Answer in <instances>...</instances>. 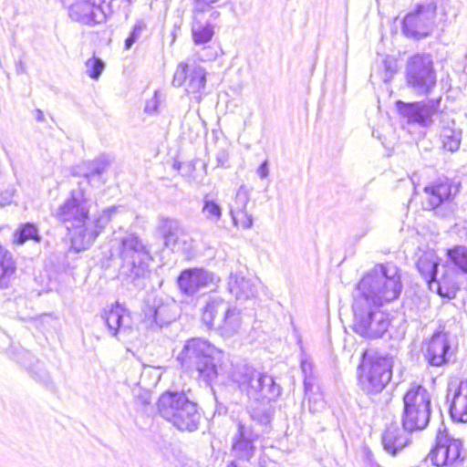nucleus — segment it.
I'll use <instances>...</instances> for the list:
<instances>
[{"instance_id":"nucleus-1","label":"nucleus","mask_w":467,"mask_h":467,"mask_svg":"<svg viewBox=\"0 0 467 467\" xmlns=\"http://www.w3.org/2000/svg\"><path fill=\"white\" fill-rule=\"evenodd\" d=\"M118 211L119 207L110 206L90 217V201L79 182L78 188L72 190L69 196L52 211V216L67 230L70 250L79 253L93 245Z\"/></svg>"},{"instance_id":"nucleus-2","label":"nucleus","mask_w":467,"mask_h":467,"mask_svg":"<svg viewBox=\"0 0 467 467\" xmlns=\"http://www.w3.org/2000/svg\"><path fill=\"white\" fill-rule=\"evenodd\" d=\"M222 358L223 351L208 340L192 337L185 341L176 360L185 373L210 384L218 377Z\"/></svg>"},{"instance_id":"nucleus-3","label":"nucleus","mask_w":467,"mask_h":467,"mask_svg":"<svg viewBox=\"0 0 467 467\" xmlns=\"http://www.w3.org/2000/svg\"><path fill=\"white\" fill-rule=\"evenodd\" d=\"M402 291L398 267L390 263L375 265L358 284L354 297H364L369 303L383 306L396 300Z\"/></svg>"},{"instance_id":"nucleus-4","label":"nucleus","mask_w":467,"mask_h":467,"mask_svg":"<svg viewBox=\"0 0 467 467\" xmlns=\"http://www.w3.org/2000/svg\"><path fill=\"white\" fill-rule=\"evenodd\" d=\"M120 257L119 275L136 289H144L150 275L151 257L147 245L136 234H129L120 240Z\"/></svg>"},{"instance_id":"nucleus-5","label":"nucleus","mask_w":467,"mask_h":467,"mask_svg":"<svg viewBox=\"0 0 467 467\" xmlns=\"http://www.w3.org/2000/svg\"><path fill=\"white\" fill-rule=\"evenodd\" d=\"M159 414L181 431H196L201 424L202 413L197 403L183 391H166L157 403Z\"/></svg>"},{"instance_id":"nucleus-6","label":"nucleus","mask_w":467,"mask_h":467,"mask_svg":"<svg viewBox=\"0 0 467 467\" xmlns=\"http://www.w3.org/2000/svg\"><path fill=\"white\" fill-rule=\"evenodd\" d=\"M231 379L242 392L254 400H275L282 392V388L271 375L247 364L236 365L231 372Z\"/></svg>"},{"instance_id":"nucleus-7","label":"nucleus","mask_w":467,"mask_h":467,"mask_svg":"<svg viewBox=\"0 0 467 467\" xmlns=\"http://www.w3.org/2000/svg\"><path fill=\"white\" fill-rule=\"evenodd\" d=\"M401 426L410 432L423 431L429 425L431 415V395L420 384H411L403 395Z\"/></svg>"},{"instance_id":"nucleus-8","label":"nucleus","mask_w":467,"mask_h":467,"mask_svg":"<svg viewBox=\"0 0 467 467\" xmlns=\"http://www.w3.org/2000/svg\"><path fill=\"white\" fill-rule=\"evenodd\" d=\"M382 306L369 303L364 297H354L352 304L353 330L367 339L382 337L389 327V315Z\"/></svg>"},{"instance_id":"nucleus-9","label":"nucleus","mask_w":467,"mask_h":467,"mask_svg":"<svg viewBox=\"0 0 467 467\" xmlns=\"http://www.w3.org/2000/svg\"><path fill=\"white\" fill-rule=\"evenodd\" d=\"M393 366V357L389 354H375L364 358L358 367L361 369L359 376L361 389L368 395L382 392L391 380Z\"/></svg>"},{"instance_id":"nucleus-10","label":"nucleus","mask_w":467,"mask_h":467,"mask_svg":"<svg viewBox=\"0 0 467 467\" xmlns=\"http://www.w3.org/2000/svg\"><path fill=\"white\" fill-rule=\"evenodd\" d=\"M406 82L420 96H428L436 87L437 76L430 55L417 54L406 65Z\"/></svg>"},{"instance_id":"nucleus-11","label":"nucleus","mask_w":467,"mask_h":467,"mask_svg":"<svg viewBox=\"0 0 467 467\" xmlns=\"http://www.w3.org/2000/svg\"><path fill=\"white\" fill-rule=\"evenodd\" d=\"M441 0H424L417 3L402 20V33L409 38H425L432 31L438 4Z\"/></svg>"},{"instance_id":"nucleus-12","label":"nucleus","mask_w":467,"mask_h":467,"mask_svg":"<svg viewBox=\"0 0 467 467\" xmlns=\"http://www.w3.org/2000/svg\"><path fill=\"white\" fill-rule=\"evenodd\" d=\"M428 458L437 467H457L465 458L462 441L454 438L446 429L439 430L435 446Z\"/></svg>"},{"instance_id":"nucleus-13","label":"nucleus","mask_w":467,"mask_h":467,"mask_svg":"<svg viewBox=\"0 0 467 467\" xmlns=\"http://www.w3.org/2000/svg\"><path fill=\"white\" fill-rule=\"evenodd\" d=\"M142 313V322L148 328L155 330L175 321L180 309L173 299L150 295L145 300Z\"/></svg>"},{"instance_id":"nucleus-14","label":"nucleus","mask_w":467,"mask_h":467,"mask_svg":"<svg viewBox=\"0 0 467 467\" xmlns=\"http://www.w3.org/2000/svg\"><path fill=\"white\" fill-rule=\"evenodd\" d=\"M440 103L441 98L414 102L397 100L395 105L408 124L426 129L433 124V117L439 111Z\"/></svg>"},{"instance_id":"nucleus-15","label":"nucleus","mask_w":467,"mask_h":467,"mask_svg":"<svg viewBox=\"0 0 467 467\" xmlns=\"http://www.w3.org/2000/svg\"><path fill=\"white\" fill-rule=\"evenodd\" d=\"M421 352L424 360L431 367L447 366L454 358L450 335L444 331H437L430 339L424 341Z\"/></svg>"},{"instance_id":"nucleus-16","label":"nucleus","mask_w":467,"mask_h":467,"mask_svg":"<svg viewBox=\"0 0 467 467\" xmlns=\"http://www.w3.org/2000/svg\"><path fill=\"white\" fill-rule=\"evenodd\" d=\"M177 284L183 296L194 297L211 289L216 284V276L203 268H188L178 275Z\"/></svg>"},{"instance_id":"nucleus-17","label":"nucleus","mask_w":467,"mask_h":467,"mask_svg":"<svg viewBox=\"0 0 467 467\" xmlns=\"http://www.w3.org/2000/svg\"><path fill=\"white\" fill-rule=\"evenodd\" d=\"M260 437L259 430H254L253 424L239 420L236 431L232 437V454L238 460L249 462L255 455V441Z\"/></svg>"},{"instance_id":"nucleus-18","label":"nucleus","mask_w":467,"mask_h":467,"mask_svg":"<svg viewBox=\"0 0 467 467\" xmlns=\"http://www.w3.org/2000/svg\"><path fill=\"white\" fill-rule=\"evenodd\" d=\"M172 85L174 87L185 85V90L187 93L197 94L195 99L200 101L202 99V92L206 85V71L199 65H188L182 62L178 65L175 70Z\"/></svg>"},{"instance_id":"nucleus-19","label":"nucleus","mask_w":467,"mask_h":467,"mask_svg":"<svg viewBox=\"0 0 467 467\" xmlns=\"http://www.w3.org/2000/svg\"><path fill=\"white\" fill-rule=\"evenodd\" d=\"M412 432L404 430L397 422L387 425L381 434V445L385 453L391 457L399 456L411 442Z\"/></svg>"},{"instance_id":"nucleus-20","label":"nucleus","mask_w":467,"mask_h":467,"mask_svg":"<svg viewBox=\"0 0 467 467\" xmlns=\"http://www.w3.org/2000/svg\"><path fill=\"white\" fill-rule=\"evenodd\" d=\"M449 412L453 421L467 422V379L451 386L446 396Z\"/></svg>"},{"instance_id":"nucleus-21","label":"nucleus","mask_w":467,"mask_h":467,"mask_svg":"<svg viewBox=\"0 0 467 467\" xmlns=\"http://www.w3.org/2000/svg\"><path fill=\"white\" fill-rule=\"evenodd\" d=\"M250 201L248 189L242 185L237 190L233 202L229 204V213L235 226H241L243 229H250L253 226V216L246 211Z\"/></svg>"},{"instance_id":"nucleus-22","label":"nucleus","mask_w":467,"mask_h":467,"mask_svg":"<svg viewBox=\"0 0 467 467\" xmlns=\"http://www.w3.org/2000/svg\"><path fill=\"white\" fill-rule=\"evenodd\" d=\"M416 267L424 277L431 291L442 294L441 280L438 279L439 262L434 252H424L417 260Z\"/></svg>"},{"instance_id":"nucleus-23","label":"nucleus","mask_w":467,"mask_h":467,"mask_svg":"<svg viewBox=\"0 0 467 467\" xmlns=\"http://www.w3.org/2000/svg\"><path fill=\"white\" fill-rule=\"evenodd\" d=\"M68 15L72 20L90 26L105 21V11L94 7L87 0H78L71 5Z\"/></svg>"},{"instance_id":"nucleus-24","label":"nucleus","mask_w":467,"mask_h":467,"mask_svg":"<svg viewBox=\"0 0 467 467\" xmlns=\"http://www.w3.org/2000/svg\"><path fill=\"white\" fill-rule=\"evenodd\" d=\"M108 329L111 336L117 337L118 334H128L131 328V317L129 311L119 303L105 311L102 316Z\"/></svg>"},{"instance_id":"nucleus-25","label":"nucleus","mask_w":467,"mask_h":467,"mask_svg":"<svg viewBox=\"0 0 467 467\" xmlns=\"http://www.w3.org/2000/svg\"><path fill=\"white\" fill-rule=\"evenodd\" d=\"M440 124V140L442 148L451 152L458 150L462 138V129L456 127L455 120L448 114L441 115Z\"/></svg>"},{"instance_id":"nucleus-26","label":"nucleus","mask_w":467,"mask_h":467,"mask_svg":"<svg viewBox=\"0 0 467 467\" xmlns=\"http://www.w3.org/2000/svg\"><path fill=\"white\" fill-rule=\"evenodd\" d=\"M426 194L425 205L426 209L433 210L449 200L451 194V184L448 179H438L437 181L424 187Z\"/></svg>"},{"instance_id":"nucleus-27","label":"nucleus","mask_w":467,"mask_h":467,"mask_svg":"<svg viewBox=\"0 0 467 467\" xmlns=\"http://www.w3.org/2000/svg\"><path fill=\"white\" fill-rule=\"evenodd\" d=\"M111 158L108 154H101L96 159L84 162L82 166L75 167L72 169L71 174L73 176L83 177L82 182L89 183L92 176H100L109 167Z\"/></svg>"},{"instance_id":"nucleus-28","label":"nucleus","mask_w":467,"mask_h":467,"mask_svg":"<svg viewBox=\"0 0 467 467\" xmlns=\"http://www.w3.org/2000/svg\"><path fill=\"white\" fill-rule=\"evenodd\" d=\"M243 323L242 312L235 306L231 305L217 323L216 329L223 337L229 338L236 335Z\"/></svg>"},{"instance_id":"nucleus-29","label":"nucleus","mask_w":467,"mask_h":467,"mask_svg":"<svg viewBox=\"0 0 467 467\" xmlns=\"http://www.w3.org/2000/svg\"><path fill=\"white\" fill-rule=\"evenodd\" d=\"M228 290L237 300L253 298L257 294L256 285L239 274L230 275Z\"/></svg>"},{"instance_id":"nucleus-30","label":"nucleus","mask_w":467,"mask_h":467,"mask_svg":"<svg viewBox=\"0 0 467 467\" xmlns=\"http://www.w3.org/2000/svg\"><path fill=\"white\" fill-rule=\"evenodd\" d=\"M231 305L232 304L230 302H227L221 297L210 298L203 307L202 315V321L206 326L215 328L217 323Z\"/></svg>"},{"instance_id":"nucleus-31","label":"nucleus","mask_w":467,"mask_h":467,"mask_svg":"<svg viewBox=\"0 0 467 467\" xmlns=\"http://www.w3.org/2000/svg\"><path fill=\"white\" fill-rule=\"evenodd\" d=\"M215 27L216 25L212 21H203L202 15H195L191 28L193 43L200 46L211 42Z\"/></svg>"},{"instance_id":"nucleus-32","label":"nucleus","mask_w":467,"mask_h":467,"mask_svg":"<svg viewBox=\"0 0 467 467\" xmlns=\"http://www.w3.org/2000/svg\"><path fill=\"white\" fill-rule=\"evenodd\" d=\"M158 229L163 237L165 246L173 248L177 244L182 232L179 222L175 219L161 217Z\"/></svg>"},{"instance_id":"nucleus-33","label":"nucleus","mask_w":467,"mask_h":467,"mask_svg":"<svg viewBox=\"0 0 467 467\" xmlns=\"http://www.w3.org/2000/svg\"><path fill=\"white\" fill-rule=\"evenodd\" d=\"M16 270V265L13 254L0 244V288L8 286Z\"/></svg>"},{"instance_id":"nucleus-34","label":"nucleus","mask_w":467,"mask_h":467,"mask_svg":"<svg viewBox=\"0 0 467 467\" xmlns=\"http://www.w3.org/2000/svg\"><path fill=\"white\" fill-rule=\"evenodd\" d=\"M448 264L452 269L462 275H467V246L455 245L447 249Z\"/></svg>"},{"instance_id":"nucleus-35","label":"nucleus","mask_w":467,"mask_h":467,"mask_svg":"<svg viewBox=\"0 0 467 467\" xmlns=\"http://www.w3.org/2000/svg\"><path fill=\"white\" fill-rule=\"evenodd\" d=\"M249 414L251 420L263 428L261 431H259L261 436L269 432L271 422L274 417V410L271 409V407L253 408Z\"/></svg>"},{"instance_id":"nucleus-36","label":"nucleus","mask_w":467,"mask_h":467,"mask_svg":"<svg viewBox=\"0 0 467 467\" xmlns=\"http://www.w3.org/2000/svg\"><path fill=\"white\" fill-rule=\"evenodd\" d=\"M202 213L208 222L217 223L223 216V208L211 194H205L202 198Z\"/></svg>"},{"instance_id":"nucleus-37","label":"nucleus","mask_w":467,"mask_h":467,"mask_svg":"<svg viewBox=\"0 0 467 467\" xmlns=\"http://www.w3.org/2000/svg\"><path fill=\"white\" fill-rule=\"evenodd\" d=\"M41 239L38 228L32 223L21 224L14 234V242L17 244H24L28 240L40 243Z\"/></svg>"},{"instance_id":"nucleus-38","label":"nucleus","mask_w":467,"mask_h":467,"mask_svg":"<svg viewBox=\"0 0 467 467\" xmlns=\"http://www.w3.org/2000/svg\"><path fill=\"white\" fill-rule=\"evenodd\" d=\"M29 373L36 381L45 385L46 387L52 386V380L49 373L39 361L29 368Z\"/></svg>"},{"instance_id":"nucleus-39","label":"nucleus","mask_w":467,"mask_h":467,"mask_svg":"<svg viewBox=\"0 0 467 467\" xmlns=\"http://www.w3.org/2000/svg\"><path fill=\"white\" fill-rule=\"evenodd\" d=\"M104 67V62L99 57H93L86 62L87 73L93 79H98L99 78Z\"/></svg>"},{"instance_id":"nucleus-40","label":"nucleus","mask_w":467,"mask_h":467,"mask_svg":"<svg viewBox=\"0 0 467 467\" xmlns=\"http://www.w3.org/2000/svg\"><path fill=\"white\" fill-rule=\"evenodd\" d=\"M143 26L140 23L136 24L129 36L125 40V48L130 49L132 45L140 38Z\"/></svg>"},{"instance_id":"nucleus-41","label":"nucleus","mask_w":467,"mask_h":467,"mask_svg":"<svg viewBox=\"0 0 467 467\" xmlns=\"http://www.w3.org/2000/svg\"><path fill=\"white\" fill-rule=\"evenodd\" d=\"M219 0H194V14L203 15L212 5L217 3Z\"/></svg>"},{"instance_id":"nucleus-42","label":"nucleus","mask_w":467,"mask_h":467,"mask_svg":"<svg viewBox=\"0 0 467 467\" xmlns=\"http://www.w3.org/2000/svg\"><path fill=\"white\" fill-rule=\"evenodd\" d=\"M229 153L226 149H219L216 152V167L228 168Z\"/></svg>"},{"instance_id":"nucleus-43","label":"nucleus","mask_w":467,"mask_h":467,"mask_svg":"<svg viewBox=\"0 0 467 467\" xmlns=\"http://www.w3.org/2000/svg\"><path fill=\"white\" fill-rule=\"evenodd\" d=\"M94 7L101 8L102 11H105V17L107 16L108 13L111 12L110 4L113 0H87Z\"/></svg>"},{"instance_id":"nucleus-44","label":"nucleus","mask_w":467,"mask_h":467,"mask_svg":"<svg viewBox=\"0 0 467 467\" xmlns=\"http://www.w3.org/2000/svg\"><path fill=\"white\" fill-rule=\"evenodd\" d=\"M16 191L13 188L7 189L1 193L0 205L5 206L11 203Z\"/></svg>"},{"instance_id":"nucleus-45","label":"nucleus","mask_w":467,"mask_h":467,"mask_svg":"<svg viewBox=\"0 0 467 467\" xmlns=\"http://www.w3.org/2000/svg\"><path fill=\"white\" fill-rule=\"evenodd\" d=\"M157 108H158V100H157V98L155 95L154 98H152L150 100L147 101L144 110H145V112H147L149 114H153L157 111Z\"/></svg>"},{"instance_id":"nucleus-46","label":"nucleus","mask_w":467,"mask_h":467,"mask_svg":"<svg viewBox=\"0 0 467 467\" xmlns=\"http://www.w3.org/2000/svg\"><path fill=\"white\" fill-rule=\"evenodd\" d=\"M257 174L261 179H265L269 174L268 161H263L257 169Z\"/></svg>"},{"instance_id":"nucleus-47","label":"nucleus","mask_w":467,"mask_h":467,"mask_svg":"<svg viewBox=\"0 0 467 467\" xmlns=\"http://www.w3.org/2000/svg\"><path fill=\"white\" fill-rule=\"evenodd\" d=\"M220 16H221V14L219 11L213 9V10H211L209 18L206 19L205 21H212V23H213L217 26L216 21L219 19Z\"/></svg>"},{"instance_id":"nucleus-48","label":"nucleus","mask_w":467,"mask_h":467,"mask_svg":"<svg viewBox=\"0 0 467 467\" xmlns=\"http://www.w3.org/2000/svg\"><path fill=\"white\" fill-rule=\"evenodd\" d=\"M457 234L461 239L467 242V225L458 227Z\"/></svg>"},{"instance_id":"nucleus-49","label":"nucleus","mask_w":467,"mask_h":467,"mask_svg":"<svg viewBox=\"0 0 467 467\" xmlns=\"http://www.w3.org/2000/svg\"><path fill=\"white\" fill-rule=\"evenodd\" d=\"M35 115H36V121L38 122H43L45 121V116H44V113L41 109H37L35 110Z\"/></svg>"},{"instance_id":"nucleus-50","label":"nucleus","mask_w":467,"mask_h":467,"mask_svg":"<svg viewBox=\"0 0 467 467\" xmlns=\"http://www.w3.org/2000/svg\"><path fill=\"white\" fill-rule=\"evenodd\" d=\"M304 386H305V389H306V392H307L310 389H311V382L308 380V379L306 377H305V379H304Z\"/></svg>"},{"instance_id":"nucleus-51","label":"nucleus","mask_w":467,"mask_h":467,"mask_svg":"<svg viewBox=\"0 0 467 467\" xmlns=\"http://www.w3.org/2000/svg\"><path fill=\"white\" fill-rule=\"evenodd\" d=\"M226 467H238L237 462L235 460L231 461Z\"/></svg>"},{"instance_id":"nucleus-52","label":"nucleus","mask_w":467,"mask_h":467,"mask_svg":"<svg viewBox=\"0 0 467 467\" xmlns=\"http://www.w3.org/2000/svg\"><path fill=\"white\" fill-rule=\"evenodd\" d=\"M173 169L179 171L181 169V162L175 161L173 163Z\"/></svg>"},{"instance_id":"nucleus-53","label":"nucleus","mask_w":467,"mask_h":467,"mask_svg":"<svg viewBox=\"0 0 467 467\" xmlns=\"http://www.w3.org/2000/svg\"><path fill=\"white\" fill-rule=\"evenodd\" d=\"M302 370L305 374L306 373V363H302Z\"/></svg>"}]
</instances>
